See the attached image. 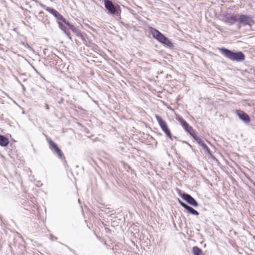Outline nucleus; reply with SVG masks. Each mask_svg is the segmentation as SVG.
I'll use <instances>...</instances> for the list:
<instances>
[{
  "instance_id": "2",
  "label": "nucleus",
  "mask_w": 255,
  "mask_h": 255,
  "mask_svg": "<svg viewBox=\"0 0 255 255\" xmlns=\"http://www.w3.org/2000/svg\"><path fill=\"white\" fill-rule=\"evenodd\" d=\"M47 142L49 144L50 149L57 154L58 157L62 159L64 157V154L61 150L59 148L57 144H56L50 138L47 139Z\"/></svg>"
},
{
  "instance_id": "28",
  "label": "nucleus",
  "mask_w": 255,
  "mask_h": 255,
  "mask_svg": "<svg viewBox=\"0 0 255 255\" xmlns=\"http://www.w3.org/2000/svg\"><path fill=\"white\" fill-rule=\"evenodd\" d=\"M51 239H52V240H54L55 239H56V238L52 237V236H51Z\"/></svg>"
},
{
  "instance_id": "13",
  "label": "nucleus",
  "mask_w": 255,
  "mask_h": 255,
  "mask_svg": "<svg viewBox=\"0 0 255 255\" xmlns=\"http://www.w3.org/2000/svg\"><path fill=\"white\" fill-rule=\"evenodd\" d=\"M237 113L239 118L245 123L249 124L250 122V117L246 113L241 110H238Z\"/></svg>"
},
{
  "instance_id": "9",
  "label": "nucleus",
  "mask_w": 255,
  "mask_h": 255,
  "mask_svg": "<svg viewBox=\"0 0 255 255\" xmlns=\"http://www.w3.org/2000/svg\"><path fill=\"white\" fill-rule=\"evenodd\" d=\"M176 120L179 122L180 125L182 126L183 128L188 132L190 134H193L194 131H195L192 127L189 125V124L182 118L177 117H176Z\"/></svg>"
},
{
  "instance_id": "12",
  "label": "nucleus",
  "mask_w": 255,
  "mask_h": 255,
  "mask_svg": "<svg viewBox=\"0 0 255 255\" xmlns=\"http://www.w3.org/2000/svg\"><path fill=\"white\" fill-rule=\"evenodd\" d=\"M182 197L191 205L194 207H197L198 206V204L197 201L191 195L187 194H183L182 195Z\"/></svg>"
},
{
  "instance_id": "1",
  "label": "nucleus",
  "mask_w": 255,
  "mask_h": 255,
  "mask_svg": "<svg viewBox=\"0 0 255 255\" xmlns=\"http://www.w3.org/2000/svg\"><path fill=\"white\" fill-rule=\"evenodd\" d=\"M220 51L225 57L232 61H242L245 55L242 52H234L225 48H221Z\"/></svg>"
},
{
  "instance_id": "15",
  "label": "nucleus",
  "mask_w": 255,
  "mask_h": 255,
  "mask_svg": "<svg viewBox=\"0 0 255 255\" xmlns=\"http://www.w3.org/2000/svg\"><path fill=\"white\" fill-rule=\"evenodd\" d=\"M238 18V15H228L225 17L224 21L227 23L233 24L237 21Z\"/></svg>"
},
{
  "instance_id": "14",
  "label": "nucleus",
  "mask_w": 255,
  "mask_h": 255,
  "mask_svg": "<svg viewBox=\"0 0 255 255\" xmlns=\"http://www.w3.org/2000/svg\"><path fill=\"white\" fill-rule=\"evenodd\" d=\"M238 19H239L240 23L244 25L249 24L253 21L251 16L246 15H241L239 16Z\"/></svg>"
},
{
  "instance_id": "7",
  "label": "nucleus",
  "mask_w": 255,
  "mask_h": 255,
  "mask_svg": "<svg viewBox=\"0 0 255 255\" xmlns=\"http://www.w3.org/2000/svg\"><path fill=\"white\" fill-rule=\"evenodd\" d=\"M176 120L179 122L180 125L182 126L183 128L188 132L190 134H193L194 131H195L192 127L189 125V124L182 118L177 117H176Z\"/></svg>"
},
{
  "instance_id": "23",
  "label": "nucleus",
  "mask_w": 255,
  "mask_h": 255,
  "mask_svg": "<svg viewBox=\"0 0 255 255\" xmlns=\"http://www.w3.org/2000/svg\"><path fill=\"white\" fill-rule=\"evenodd\" d=\"M179 202H180V203L181 205L183 207H184V208L185 209H186V210L187 209V208H188V207H189V206H188V205H186L185 203H183V202H181V201H180V200H179Z\"/></svg>"
},
{
  "instance_id": "27",
  "label": "nucleus",
  "mask_w": 255,
  "mask_h": 255,
  "mask_svg": "<svg viewBox=\"0 0 255 255\" xmlns=\"http://www.w3.org/2000/svg\"><path fill=\"white\" fill-rule=\"evenodd\" d=\"M45 108L47 110H49V108L48 105H45Z\"/></svg>"
},
{
  "instance_id": "20",
  "label": "nucleus",
  "mask_w": 255,
  "mask_h": 255,
  "mask_svg": "<svg viewBox=\"0 0 255 255\" xmlns=\"http://www.w3.org/2000/svg\"><path fill=\"white\" fill-rule=\"evenodd\" d=\"M162 43L169 47H171L172 46V43L171 41L167 37L165 38V39L163 40Z\"/></svg>"
},
{
  "instance_id": "25",
  "label": "nucleus",
  "mask_w": 255,
  "mask_h": 255,
  "mask_svg": "<svg viewBox=\"0 0 255 255\" xmlns=\"http://www.w3.org/2000/svg\"><path fill=\"white\" fill-rule=\"evenodd\" d=\"M24 45L25 47H27V48H29L30 50L32 49L30 45H29L27 43H26L25 44H24Z\"/></svg>"
},
{
  "instance_id": "16",
  "label": "nucleus",
  "mask_w": 255,
  "mask_h": 255,
  "mask_svg": "<svg viewBox=\"0 0 255 255\" xmlns=\"http://www.w3.org/2000/svg\"><path fill=\"white\" fill-rule=\"evenodd\" d=\"M9 141L8 139L4 135L0 134V145L1 146H6Z\"/></svg>"
},
{
  "instance_id": "22",
  "label": "nucleus",
  "mask_w": 255,
  "mask_h": 255,
  "mask_svg": "<svg viewBox=\"0 0 255 255\" xmlns=\"http://www.w3.org/2000/svg\"><path fill=\"white\" fill-rule=\"evenodd\" d=\"M200 145L202 147V148H203V149L204 150H205V151H207L208 152H209V149L208 148V147L206 145V144L204 142L202 143Z\"/></svg>"
},
{
  "instance_id": "8",
  "label": "nucleus",
  "mask_w": 255,
  "mask_h": 255,
  "mask_svg": "<svg viewBox=\"0 0 255 255\" xmlns=\"http://www.w3.org/2000/svg\"><path fill=\"white\" fill-rule=\"evenodd\" d=\"M176 120L179 122L180 125L182 126L183 128L188 132L190 134H193L194 131H195L192 127L189 125V124L182 118L177 117H176Z\"/></svg>"
},
{
  "instance_id": "10",
  "label": "nucleus",
  "mask_w": 255,
  "mask_h": 255,
  "mask_svg": "<svg viewBox=\"0 0 255 255\" xmlns=\"http://www.w3.org/2000/svg\"><path fill=\"white\" fill-rule=\"evenodd\" d=\"M150 32L151 33L153 36L156 38L159 42L162 43L164 39H165L166 37L164 36L161 33H160L157 30L153 28H149Z\"/></svg>"
},
{
  "instance_id": "19",
  "label": "nucleus",
  "mask_w": 255,
  "mask_h": 255,
  "mask_svg": "<svg viewBox=\"0 0 255 255\" xmlns=\"http://www.w3.org/2000/svg\"><path fill=\"white\" fill-rule=\"evenodd\" d=\"M187 210L188 212L194 215H198L199 214V213L196 210L190 206L188 207Z\"/></svg>"
},
{
  "instance_id": "18",
  "label": "nucleus",
  "mask_w": 255,
  "mask_h": 255,
  "mask_svg": "<svg viewBox=\"0 0 255 255\" xmlns=\"http://www.w3.org/2000/svg\"><path fill=\"white\" fill-rule=\"evenodd\" d=\"M197 142L198 143L201 145L202 143H203V141L201 139L200 137L198 136L195 133V131H194L193 134H190Z\"/></svg>"
},
{
  "instance_id": "26",
  "label": "nucleus",
  "mask_w": 255,
  "mask_h": 255,
  "mask_svg": "<svg viewBox=\"0 0 255 255\" xmlns=\"http://www.w3.org/2000/svg\"><path fill=\"white\" fill-rule=\"evenodd\" d=\"M36 72L40 76L41 78H42L44 80H45L44 78L43 77V76L41 74H40L37 71Z\"/></svg>"
},
{
  "instance_id": "6",
  "label": "nucleus",
  "mask_w": 255,
  "mask_h": 255,
  "mask_svg": "<svg viewBox=\"0 0 255 255\" xmlns=\"http://www.w3.org/2000/svg\"><path fill=\"white\" fill-rule=\"evenodd\" d=\"M176 120L179 122L180 125L182 126L183 128L188 132L190 134H193L194 131H195L192 127L189 125V124L182 118L177 117H176Z\"/></svg>"
},
{
  "instance_id": "5",
  "label": "nucleus",
  "mask_w": 255,
  "mask_h": 255,
  "mask_svg": "<svg viewBox=\"0 0 255 255\" xmlns=\"http://www.w3.org/2000/svg\"><path fill=\"white\" fill-rule=\"evenodd\" d=\"M104 5L105 8L111 14L115 15H118L119 14L118 11L116 10L115 5L111 0H104Z\"/></svg>"
},
{
  "instance_id": "3",
  "label": "nucleus",
  "mask_w": 255,
  "mask_h": 255,
  "mask_svg": "<svg viewBox=\"0 0 255 255\" xmlns=\"http://www.w3.org/2000/svg\"><path fill=\"white\" fill-rule=\"evenodd\" d=\"M42 7L47 11L52 14L57 20H61L63 23H65L67 20L58 11L51 7L46 6L45 5L42 4Z\"/></svg>"
},
{
  "instance_id": "17",
  "label": "nucleus",
  "mask_w": 255,
  "mask_h": 255,
  "mask_svg": "<svg viewBox=\"0 0 255 255\" xmlns=\"http://www.w3.org/2000/svg\"><path fill=\"white\" fill-rule=\"evenodd\" d=\"M193 252L194 255H203L202 250L197 247L193 248Z\"/></svg>"
},
{
  "instance_id": "21",
  "label": "nucleus",
  "mask_w": 255,
  "mask_h": 255,
  "mask_svg": "<svg viewBox=\"0 0 255 255\" xmlns=\"http://www.w3.org/2000/svg\"><path fill=\"white\" fill-rule=\"evenodd\" d=\"M58 24L59 25V27L61 30H62L63 31L66 30V28L64 25L63 23H62L60 21H59V20H58Z\"/></svg>"
},
{
  "instance_id": "11",
  "label": "nucleus",
  "mask_w": 255,
  "mask_h": 255,
  "mask_svg": "<svg viewBox=\"0 0 255 255\" xmlns=\"http://www.w3.org/2000/svg\"><path fill=\"white\" fill-rule=\"evenodd\" d=\"M67 26L69 27V28L77 36L79 37H80L83 40L85 41V38L83 35V34L81 33L79 29L77 28L74 26V25L71 24L68 20L66 21V22L65 23Z\"/></svg>"
},
{
  "instance_id": "24",
  "label": "nucleus",
  "mask_w": 255,
  "mask_h": 255,
  "mask_svg": "<svg viewBox=\"0 0 255 255\" xmlns=\"http://www.w3.org/2000/svg\"><path fill=\"white\" fill-rule=\"evenodd\" d=\"M64 33L66 34V35L70 38L71 39L70 37V33L69 31H68L67 30L64 31Z\"/></svg>"
},
{
  "instance_id": "4",
  "label": "nucleus",
  "mask_w": 255,
  "mask_h": 255,
  "mask_svg": "<svg viewBox=\"0 0 255 255\" xmlns=\"http://www.w3.org/2000/svg\"><path fill=\"white\" fill-rule=\"evenodd\" d=\"M155 117L162 130L168 137H169L171 139H172V135L170 133V131L168 128L167 123L159 116L156 115Z\"/></svg>"
}]
</instances>
